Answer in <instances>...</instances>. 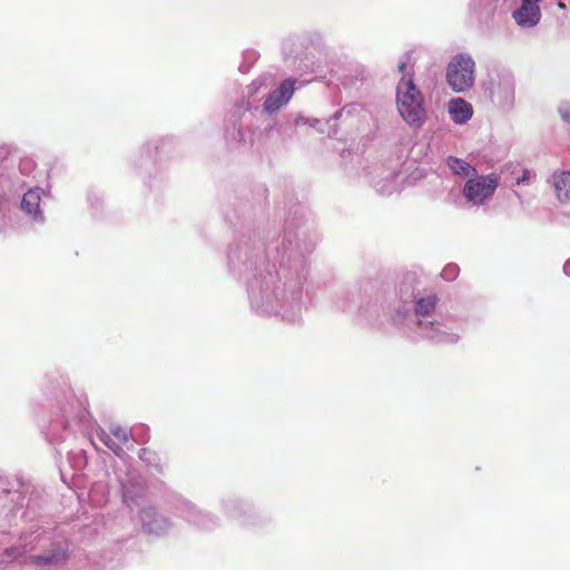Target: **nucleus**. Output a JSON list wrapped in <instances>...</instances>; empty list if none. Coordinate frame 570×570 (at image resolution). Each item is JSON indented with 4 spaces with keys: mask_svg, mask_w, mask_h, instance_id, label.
I'll return each instance as SVG.
<instances>
[{
    "mask_svg": "<svg viewBox=\"0 0 570 570\" xmlns=\"http://www.w3.org/2000/svg\"><path fill=\"white\" fill-rule=\"evenodd\" d=\"M301 284V275L294 283H287L269 269L259 273L248 283L250 307L259 315H278L288 323H298L303 311Z\"/></svg>",
    "mask_w": 570,
    "mask_h": 570,
    "instance_id": "f257e3e1",
    "label": "nucleus"
},
{
    "mask_svg": "<svg viewBox=\"0 0 570 570\" xmlns=\"http://www.w3.org/2000/svg\"><path fill=\"white\" fill-rule=\"evenodd\" d=\"M438 301L434 294L420 297L415 301L413 311L404 306L399 308L393 322L412 341L429 340L435 344H455L461 338L462 323L451 318L436 320L434 312Z\"/></svg>",
    "mask_w": 570,
    "mask_h": 570,
    "instance_id": "f03ea898",
    "label": "nucleus"
},
{
    "mask_svg": "<svg viewBox=\"0 0 570 570\" xmlns=\"http://www.w3.org/2000/svg\"><path fill=\"white\" fill-rule=\"evenodd\" d=\"M395 104L400 117L410 128H423L429 118L426 100L414 79L407 75L397 81Z\"/></svg>",
    "mask_w": 570,
    "mask_h": 570,
    "instance_id": "7ed1b4c3",
    "label": "nucleus"
},
{
    "mask_svg": "<svg viewBox=\"0 0 570 570\" xmlns=\"http://www.w3.org/2000/svg\"><path fill=\"white\" fill-rule=\"evenodd\" d=\"M475 73L476 66L472 56L468 52H459L446 66V83L456 94L469 91L475 83Z\"/></svg>",
    "mask_w": 570,
    "mask_h": 570,
    "instance_id": "20e7f679",
    "label": "nucleus"
},
{
    "mask_svg": "<svg viewBox=\"0 0 570 570\" xmlns=\"http://www.w3.org/2000/svg\"><path fill=\"white\" fill-rule=\"evenodd\" d=\"M498 187L497 174L479 175L476 173L464 183L462 195L469 204L479 207L491 200Z\"/></svg>",
    "mask_w": 570,
    "mask_h": 570,
    "instance_id": "39448f33",
    "label": "nucleus"
},
{
    "mask_svg": "<svg viewBox=\"0 0 570 570\" xmlns=\"http://www.w3.org/2000/svg\"><path fill=\"white\" fill-rule=\"evenodd\" d=\"M489 96L495 105L510 109L515 99V80L511 72L501 71L491 78L487 88Z\"/></svg>",
    "mask_w": 570,
    "mask_h": 570,
    "instance_id": "423d86ee",
    "label": "nucleus"
},
{
    "mask_svg": "<svg viewBox=\"0 0 570 570\" xmlns=\"http://www.w3.org/2000/svg\"><path fill=\"white\" fill-rule=\"evenodd\" d=\"M22 185L14 168V160L8 157V150L0 147V205L4 198ZM3 217V209L0 206V218Z\"/></svg>",
    "mask_w": 570,
    "mask_h": 570,
    "instance_id": "0eeeda50",
    "label": "nucleus"
},
{
    "mask_svg": "<svg viewBox=\"0 0 570 570\" xmlns=\"http://www.w3.org/2000/svg\"><path fill=\"white\" fill-rule=\"evenodd\" d=\"M295 91V80L288 78L268 94L263 102V111L268 115L278 112L284 108L293 97Z\"/></svg>",
    "mask_w": 570,
    "mask_h": 570,
    "instance_id": "6e6552de",
    "label": "nucleus"
},
{
    "mask_svg": "<svg viewBox=\"0 0 570 570\" xmlns=\"http://www.w3.org/2000/svg\"><path fill=\"white\" fill-rule=\"evenodd\" d=\"M49 194L46 193L40 187H33L27 190L21 200V209L22 212L35 223L43 224L45 215L41 209V199L42 197H48Z\"/></svg>",
    "mask_w": 570,
    "mask_h": 570,
    "instance_id": "1a4fd4ad",
    "label": "nucleus"
},
{
    "mask_svg": "<svg viewBox=\"0 0 570 570\" xmlns=\"http://www.w3.org/2000/svg\"><path fill=\"white\" fill-rule=\"evenodd\" d=\"M96 434L99 441L117 456H121L124 454V446L129 442L130 438V432L120 425H112L110 428V433H107L102 429H97Z\"/></svg>",
    "mask_w": 570,
    "mask_h": 570,
    "instance_id": "9d476101",
    "label": "nucleus"
},
{
    "mask_svg": "<svg viewBox=\"0 0 570 570\" xmlns=\"http://www.w3.org/2000/svg\"><path fill=\"white\" fill-rule=\"evenodd\" d=\"M139 517L144 530L148 533L160 535L166 533L170 528L169 520L159 514L154 507H144L140 510Z\"/></svg>",
    "mask_w": 570,
    "mask_h": 570,
    "instance_id": "9b49d317",
    "label": "nucleus"
},
{
    "mask_svg": "<svg viewBox=\"0 0 570 570\" xmlns=\"http://www.w3.org/2000/svg\"><path fill=\"white\" fill-rule=\"evenodd\" d=\"M512 18L522 29L533 28L541 19L540 6L539 3L525 1L523 4L515 6V9L512 11Z\"/></svg>",
    "mask_w": 570,
    "mask_h": 570,
    "instance_id": "f8f14e48",
    "label": "nucleus"
},
{
    "mask_svg": "<svg viewBox=\"0 0 570 570\" xmlns=\"http://www.w3.org/2000/svg\"><path fill=\"white\" fill-rule=\"evenodd\" d=\"M177 510L181 518L203 530H210L216 525V521L210 514L199 511L190 502L181 501Z\"/></svg>",
    "mask_w": 570,
    "mask_h": 570,
    "instance_id": "ddd939ff",
    "label": "nucleus"
},
{
    "mask_svg": "<svg viewBox=\"0 0 570 570\" xmlns=\"http://www.w3.org/2000/svg\"><path fill=\"white\" fill-rule=\"evenodd\" d=\"M403 186L401 173L395 170H384L380 177L374 180L375 190L382 196H391L400 193Z\"/></svg>",
    "mask_w": 570,
    "mask_h": 570,
    "instance_id": "4468645a",
    "label": "nucleus"
},
{
    "mask_svg": "<svg viewBox=\"0 0 570 570\" xmlns=\"http://www.w3.org/2000/svg\"><path fill=\"white\" fill-rule=\"evenodd\" d=\"M448 112L450 119L459 126L468 124L473 117L472 105L461 97L451 98L448 101Z\"/></svg>",
    "mask_w": 570,
    "mask_h": 570,
    "instance_id": "2eb2a0df",
    "label": "nucleus"
},
{
    "mask_svg": "<svg viewBox=\"0 0 570 570\" xmlns=\"http://www.w3.org/2000/svg\"><path fill=\"white\" fill-rule=\"evenodd\" d=\"M67 559V546L65 542H58L52 549L43 554L30 557V561L37 566H58Z\"/></svg>",
    "mask_w": 570,
    "mask_h": 570,
    "instance_id": "dca6fc26",
    "label": "nucleus"
},
{
    "mask_svg": "<svg viewBox=\"0 0 570 570\" xmlns=\"http://www.w3.org/2000/svg\"><path fill=\"white\" fill-rule=\"evenodd\" d=\"M551 184L560 202L570 200V171H556L551 177Z\"/></svg>",
    "mask_w": 570,
    "mask_h": 570,
    "instance_id": "f3484780",
    "label": "nucleus"
},
{
    "mask_svg": "<svg viewBox=\"0 0 570 570\" xmlns=\"http://www.w3.org/2000/svg\"><path fill=\"white\" fill-rule=\"evenodd\" d=\"M312 250V247L302 246L298 242L295 243V246L292 245V240L289 238H285L283 243V253H282V266L285 265V258H287L288 263L294 261L295 264L302 265L303 254Z\"/></svg>",
    "mask_w": 570,
    "mask_h": 570,
    "instance_id": "a211bd4d",
    "label": "nucleus"
},
{
    "mask_svg": "<svg viewBox=\"0 0 570 570\" xmlns=\"http://www.w3.org/2000/svg\"><path fill=\"white\" fill-rule=\"evenodd\" d=\"M446 166L450 168V170L454 175L460 176V177H464V178H468V179L471 178L472 176H474L478 173L475 167L470 165L464 159H461V158H458V157H454V156L448 157Z\"/></svg>",
    "mask_w": 570,
    "mask_h": 570,
    "instance_id": "6ab92c4d",
    "label": "nucleus"
},
{
    "mask_svg": "<svg viewBox=\"0 0 570 570\" xmlns=\"http://www.w3.org/2000/svg\"><path fill=\"white\" fill-rule=\"evenodd\" d=\"M20 546H13L4 549L3 556L9 560H17L19 558H22L27 553L28 544L31 543L29 533L22 532L20 535Z\"/></svg>",
    "mask_w": 570,
    "mask_h": 570,
    "instance_id": "aec40b11",
    "label": "nucleus"
},
{
    "mask_svg": "<svg viewBox=\"0 0 570 570\" xmlns=\"http://www.w3.org/2000/svg\"><path fill=\"white\" fill-rule=\"evenodd\" d=\"M499 0H472V9L482 17H491L498 9Z\"/></svg>",
    "mask_w": 570,
    "mask_h": 570,
    "instance_id": "412c9836",
    "label": "nucleus"
},
{
    "mask_svg": "<svg viewBox=\"0 0 570 570\" xmlns=\"http://www.w3.org/2000/svg\"><path fill=\"white\" fill-rule=\"evenodd\" d=\"M535 180V174L527 168L522 169L520 176L515 178L517 185H530Z\"/></svg>",
    "mask_w": 570,
    "mask_h": 570,
    "instance_id": "4be33fe9",
    "label": "nucleus"
},
{
    "mask_svg": "<svg viewBox=\"0 0 570 570\" xmlns=\"http://www.w3.org/2000/svg\"><path fill=\"white\" fill-rule=\"evenodd\" d=\"M459 275V266L456 264H448L442 273H441V276L445 279V281H454Z\"/></svg>",
    "mask_w": 570,
    "mask_h": 570,
    "instance_id": "5701e85b",
    "label": "nucleus"
},
{
    "mask_svg": "<svg viewBox=\"0 0 570 570\" xmlns=\"http://www.w3.org/2000/svg\"><path fill=\"white\" fill-rule=\"evenodd\" d=\"M397 70L401 72V77H404L405 75L410 76L414 79V73L412 67L409 66L407 59H402L397 65Z\"/></svg>",
    "mask_w": 570,
    "mask_h": 570,
    "instance_id": "b1692460",
    "label": "nucleus"
},
{
    "mask_svg": "<svg viewBox=\"0 0 570 570\" xmlns=\"http://www.w3.org/2000/svg\"><path fill=\"white\" fill-rule=\"evenodd\" d=\"M558 109L562 120L567 124H570V102H561Z\"/></svg>",
    "mask_w": 570,
    "mask_h": 570,
    "instance_id": "393cba45",
    "label": "nucleus"
},
{
    "mask_svg": "<svg viewBox=\"0 0 570 570\" xmlns=\"http://www.w3.org/2000/svg\"><path fill=\"white\" fill-rule=\"evenodd\" d=\"M240 505L238 502H230L228 505H226V513L230 517V518H238L240 515Z\"/></svg>",
    "mask_w": 570,
    "mask_h": 570,
    "instance_id": "a878e982",
    "label": "nucleus"
},
{
    "mask_svg": "<svg viewBox=\"0 0 570 570\" xmlns=\"http://www.w3.org/2000/svg\"><path fill=\"white\" fill-rule=\"evenodd\" d=\"M33 168L35 163L29 158L22 159L19 164V169L23 175H29Z\"/></svg>",
    "mask_w": 570,
    "mask_h": 570,
    "instance_id": "bb28decb",
    "label": "nucleus"
},
{
    "mask_svg": "<svg viewBox=\"0 0 570 570\" xmlns=\"http://www.w3.org/2000/svg\"><path fill=\"white\" fill-rule=\"evenodd\" d=\"M155 454L147 450V449H141L140 450V453H139V459L144 462H146L148 465H151L153 464V459H154Z\"/></svg>",
    "mask_w": 570,
    "mask_h": 570,
    "instance_id": "cd10ccee",
    "label": "nucleus"
},
{
    "mask_svg": "<svg viewBox=\"0 0 570 570\" xmlns=\"http://www.w3.org/2000/svg\"><path fill=\"white\" fill-rule=\"evenodd\" d=\"M264 85L263 80L256 79L248 86V95L253 96L258 92L261 87Z\"/></svg>",
    "mask_w": 570,
    "mask_h": 570,
    "instance_id": "c85d7f7f",
    "label": "nucleus"
},
{
    "mask_svg": "<svg viewBox=\"0 0 570 570\" xmlns=\"http://www.w3.org/2000/svg\"><path fill=\"white\" fill-rule=\"evenodd\" d=\"M295 124L298 126V125H302V124H308L311 127H316L317 124H320V120L318 119H307V118H304L302 116L297 117L296 120H295Z\"/></svg>",
    "mask_w": 570,
    "mask_h": 570,
    "instance_id": "c756f323",
    "label": "nucleus"
},
{
    "mask_svg": "<svg viewBox=\"0 0 570 570\" xmlns=\"http://www.w3.org/2000/svg\"><path fill=\"white\" fill-rule=\"evenodd\" d=\"M122 492H124V501L130 507V504L134 502V497L131 494V491L128 487L122 484Z\"/></svg>",
    "mask_w": 570,
    "mask_h": 570,
    "instance_id": "7c9ffc66",
    "label": "nucleus"
},
{
    "mask_svg": "<svg viewBox=\"0 0 570 570\" xmlns=\"http://www.w3.org/2000/svg\"><path fill=\"white\" fill-rule=\"evenodd\" d=\"M50 433L52 434V436L56 438L57 441L65 440V438L62 435H56V425L55 424H52V426L50 428Z\"/></svg>",
    "mask_w": 570,
    "mask_h": 570,
    "instance_id": "2f4dec72",
    "label": "nucleus"
},
{
    "mask_svg": "<svg viewBox=\"0 0 570 570\" xmlns=\"http://www.w3.org/2000/svg\"><path fill=\"white\" fill-rule=\"evenodd\" d=\"M563 271L568 276H570V258L566 262Z\"/></svg>",
    "mask_w": 570,
    "mask_h": 570,
    "instance_id": "473e14b6",
    "label": "nucleus"
},
{
    "mask_svg": "<svg viewBox=\"0 0 570 570\" xmlns=\"http://www.w3.org/2000/svg\"><path fill=\"white\" fill-rule=\"evenodd\" d=\"M228 258H229L230 263H233V264H234L235 259H236V258L238 259V258H239V256H238L236 253H232V252H230V253L228 254Z\"/></svg>",
    "mask_w": 570,
    "mask_h": 570,
    "instance_id": "72a5a7b5",
    "label": "nucleus"
},
{
    "mask_svg": "<svg viewBox=\"0 0 570 570\" xmlns=\"http://www.w3.org/2000/svg\"><path fill=\"white\" fill-rule=\"evenodd\" d=\"M274 127H275V124H273V125L268 126V127L266 128V131H267V132H268V131H271Z\"/></svg>",
    "mask_w": 570,
    "mask_h": 570,
    "instance_id": "f704fd0d",
    "label": "nucleus"
},
{
    "mask_svg": "<svg viewBox=\"0 0 570 570\" xmlns=\"http://www.w3.org/2000/svg\"><path fill=\"white\" fill-rule=\"evenodd\" d=\"M65 428L66 429H71V423L70 422H66Z\"/></svg>",
    "mask_w": 570,
    "mask_h": 570,
    "instance_id": "c9c22d12",
    "label": "nucleus"
},
{
    "mask_svg": "<svg viewBox=\"0 0 570 570\" xmlns=\"http://www.w3.org/2000/svg\"><path fill=\"white\" fill-rule=\"evenodd\" d=\"M342 115V111H336L335 118L340 117Z\"/></svg>",
    "mask_w": 570,
    "mask_h": 570,
    "instance_id": "e433bc0d",
    "label": "nucleus"
},
{
    "mask_svg": "<svg viewBox=\"0 0 570 570\" xmlns=\"http://www.w3.org/2000/svg\"><path fill=\"white\" fill-rule=\"evenodd\" d=\"M237 135H238L239 139H242V138H243V134H242V131H240V130H238Z\"/></svg>",
    "mask_w": 570,
    "mask_h": 570,
    "instance_id": "4c0bfd02",
    "label": "nucleus"
}]
</instances>
